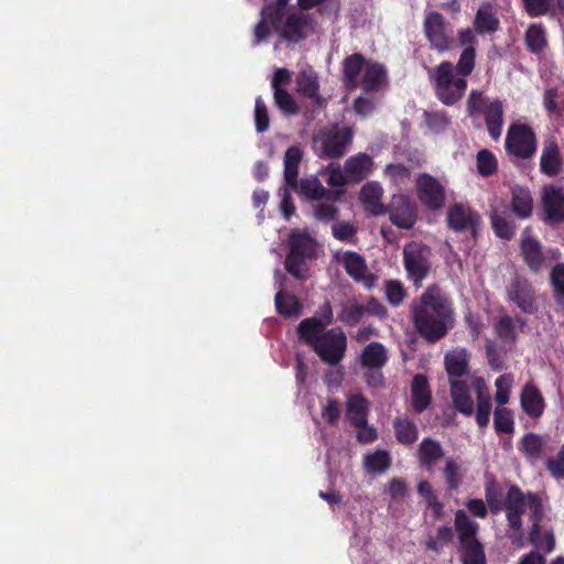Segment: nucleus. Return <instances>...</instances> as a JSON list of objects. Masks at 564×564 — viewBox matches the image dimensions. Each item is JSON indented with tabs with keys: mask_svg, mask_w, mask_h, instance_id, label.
<instances>
[{
	"mask_svg": "<svg viewBox=\"0 0 564 564\" xmlns=\"http://www.w3.org/2000/svg\"><path fill=\"white\" fill-rule=\"evenodd\" d=\"M299 337L308 345L319 359L329 366L341 362L347 350V337L340 327L323 330V325L313 319H302L297 326Z\"/></svg>",
	"mask_w": 564,
	"mask_h": 564,
	"instance_id": "nucleus-2",
	"label": "nucleus"
},
{
	"mask_svg": "<svg viewBox=\"0 0 564 564\" xmlns=\"http://www.w3.org/2000/svg\"><path fill=\"white\" fill-rule=\"evenodd\" d=\"M301 193L311 200L337 202L344 195V189H327L317 177L305 178L300 182Z\"/></svg>",
	"mask_w": 564,
	"mask_h": 564,
	"instance_id": "nucleus-19",
	"label": "nucleus"
},
{
	"mask_svg": "<svg viewBox=\"0 0 564 564\" xmlns=\"http://www.w3.org/2000/svg\"><path fill=\"white\" fill-rule=\"evenodd\" d=\"M336 260L344 267L346 273L367 290L376 285L378 276L370 272L365 258L356 251H345L336 254Z\"/></svg>",
	"mask_w": 564,
	"mask_h": 564,
	"instance_id": "nucleus-11",
	"label": "nucleus"
},
{
	"mask_svg": "<svg viewBox=\"0 0 564 564\" xmlns=\"http://www.w3.org/2000/svg\"><path fill=\"white\" fill-rule=\"evenodd\" d=\"M453 529L448 525H441L437 528L436 534L426 540L425 546L427 550L440 553L444 546L448 545L453 541Z\"/></svg>",
	"mask_w": 564,
	"mask_h": 564,
	"instance_id": "nucleus-49",
	"label": "nucleus"
},
{
	"mask_svg": "<svg viewBox=\"0 0 564 564\" xmlns=\"http://www.w3.org/2000/svg\"><path fill=\"white\" fill-rule=\"evenodd\" d=\"M332 234L339 241H351L357 234V228L348 221H337L332 226Z\"/></svg>",
	"mask_w": 564,
	"mask_h": 564,
	"instance_id": "nucleus-61",
	"label": "nucleus"
},
{
	"mask_svg": "<svg viewBox=\"0 0 564 564\" xmlns=\"http://www.w3.org/2000/svg\"><path fill=\"white\" fill-rule=\"evenodd\" d=\"M285 9L273 3L264 4L261 10V18L270 23L271 28L279 31L283 24Z\"/></svg>",
	"mask_w": 564,
	"mask_h": 564,
	"instance_id": "nucleus-55",
	"label": "nucleus"
},
{
	"mask_svg": "<svg viewBox=\"0 0 564 564\" xmlns=\"http://www.w3.org/2000/svg\"><path fill=\"white\" fill-rule=\"evenodd\" d=\"M390 465L391 457L387 451L378 449L365 457V467L368 473H383L390 467Z\"/></svg>",
	"mask_w": 564,
	"mask_h": 564,
	"instance_id": "nucleus-48",
	"label": "nucleus"
},
{
	"mask_svg": "<svg viewBox=\"0 0 564 564\" xmlns=\"http://www.w3.org/2000/svg\"><path fill=\"white\" fill-rule=\"evenodd\" d=\"M336 202L324 200L314 207V217L323 223H329L337 218L338 208L335 206Z\"/></svg>",
	"mask_w": 564,
	"mask_h": 564,
	"instance_id": "nucleus-58",
	"label": "nucleus"
},
{
	"mask_svg": "<svg viewBox=\"0 0 564 564\" xmlns=\"http://www.w3.org/2000/svg\"><path fill=\"white\" fill-rule=\"evenodd\" d=\"M544 223L555 226L564 223V187L547 185L542 192Z\"/></svg>",
	"mask_w": 564,
	"mask_h": 564,
	"instance_id": "nucleus-15",
	"label": "nucleus"
},
{
	"mask_svg": "<svg viewBox=\"0 0 564 564\" xmlns=\"http://www.w3.org/2000/svg\"><path fill=\"white\" fill-rule=\"evenodd\" d=\"M527 48L538 54L546 46L545 29L542 24H531L525 32Z\"/></svg>",
	"mask_w": 564,
	"mask_h": 564,
	"instance_id": "nucleus-45",
	"label": "nucleus"
},
{
	"mask_svg": "<svg viewBox=\"0 0 564 564\" xmlns=\"http://www.w3.org/2000/svg\"><path fill=\"white\" fill-rule=\"evenodd\" d=\"M387 301L394 307L401 305L406 297V290L399 280H388L384 284Z\"/></svg>",
	"mask_w": 564,
	"mask_h": 564,
	"instance_id": "nucleus-53",
	"label": "nucleus"
},
{
	"mask_svg": "<svg viewBox=\"0 0 564 564\" xmlns=\"http://www.w3.org/2000/svg\"><path fill=\"white\" fill-rule=\"evenodd\" d=\"M393 430L397 441L402 445L410 446L417 441V426L408 416H398L393 421Z\"/></svg>",
	"mask_w": 564,
	"mask_h": 564,
	"instance_id": "nucleus-40",
	"label": "nucleus"
},
{
	"mask_svg": "<svg viewBox=\"0 0 564 564\" xmlns=\"http://www.w3.org/2000/svg\"><path fill=\"white\" fill-rule=\"evenodd\" d=\"M476 162L477 171L484 177L494 175L498 170V161L495 154L487 149L478 151Z\"/></svg>",
	"mask_w": 564,
	"mask_h": 564,
	"instance_id": "nucleus-50",
	"label": "nucleus"
},
{
	"mask_svg": "<svg viewBox=\"0 0 564 564\" xmlns=\"http://www.w3.org/2000/svg\"><path fill=\"white\" fill-rule=\"evenodd\" d=\"M387 361V350L378 341L368 344L360 356V364L364 368H382Z\"/></svg>",
	"mask_w": 564,
	"mask_h": 564,
	"instance_id": "nucleus-38",
	"label": "nucleus"
},
{
	"mask_svg": "<svg viewBox=\"0 0 564 564\" xmlns=\"http://www.w3.org/2000/svg\"><path fill=\"white\" fill-rule=\"evenodd\" d=\"M314 19L312 14L300 12H293L285 17V21L282 24L280 37L289 43H300L307 35V30H313Z\"/></svg>",
	"mask_w": 564,
	"mask_h": 564,
	"instance_id": "nucleus-16",
	"label": "nucleus"
},
{
	"mask_svg": "<svg viewBox=\"0 0 564 564\" xmlns=\"http://www.w3.org/2000/svg\"><path fill=\"white\" fill-rule=\"evenodd\" d=\"M444 364L449 382L462 380L460 378L468 371L469 355L465 349L452 350L445 355Z\"/></svg>",
	"mask_w": 564,
	"mask_h": 564,
	"instance_id": "nucleus-31",
	"label": "nucleus"
},
{
	"mask_svg": "<svg viewBox=\"0 0 564 564\" xmlns=\"http://www.w3.org/2000/svg\"><path fill=\"white\" fill-rule=\"evenodd\" d=\"M477 220L476 214L460 204H454L447 210V224L454 231L474 229Z\"/></svg>",
	"mask_w": 564,
	"mask_h": 564,
	"instance_id": "nucleus-22",
	"label": "nucleus"
},
{
	"mask_svg": "<svg viewBox=\"0 0 564 564\" xmlns=\"http://www.w3.org/2000/svg\"><path fill=\"white\" fill-rule=\"evenodd\" d=\"M485 497L492 513H498L502 510L503 503L499 499L500 492L497 490L495 482L486 486Z\"/></svg>",
	"mask_w": 564,
	"mask_h": 564,
	"instance_id": "nucleus-64",
	"label": "nucleus"
},
{
	"mask_svg": "<svg viewBox=\"0 0 564 564\" xmlns=\"http://www.w3.org/2000/svg\"><path fill=\"white\" fill-rule=\"evenodd\" d=\"M302 158L303 152L297 145L290 147L284 154V181L293 189L299 186V166Z\"/></svg>",
	"mask_w": 564,
	"mask_h": 564,
	"instance_id": "nucleus-33",
	"label": "nucleus"
},
{
	"mask_svg": "<svg viewBox=\"0 0 564 564\" xmlns=\"http://www.w3.org/2000/svg\"><path fill=\"white\" fill-rule=\"evenodd\" d=\"M340 413L339 402L334 398H328L326 404L322 408V417L328 425L334 426L338 423Z\"/></svg>",
	"mask_w": 564,
	"mask_h": 564,
	"instance_id": "nucleus-60",
	"label": "nucleus"
},
{
	"mask_svg": "<svg viewBox=\"0 0 564 564\" xmlns=\"http://www.w3.org/2000/svg\"><path fill=\"white\" fill-rule=\"evenodd\" d=\"M402 262L408 280L420 289L432 270V249L421 241L406 242L402 249Z\"/></svg>",
	"mask_w": 564,
	"mask_h": 564,
	"instance_id": "nucleus-6",
	"label": "nucleus"
},
{
	"mask_svg": "<svg viewBox=\"0 0 564 564\" xmlns=\"http://www.w3.org/2000/svg\"><path fill=\"white\" fill-rule=\"evenodd\" d=\"M436 98L445 106L456 105L465 95L467 79L455 74V66L443 61L435 67L427 68Z\"/></svg>",
	"mask_w": 564,
	"mask_h": 564,
	"instance_id": "nucleus-4",
	"label": "nucleus"
},
{
	"mask_svg": "<svg viewBox=\"0 0 564 564\" xmlns=\"http://www.w3.org/2000/svg\"><path fill=\"white\" fill-rule=\"evenodd\" d=\"M507 297L525 314L532 315L538 312L535 290L523 276L517 275L511 280L507 286Z\"/></svg>",
	"mask_w": 564,
	"mask_h": 564,
	"instance_id": "nucleus-14",
	"label": "nucleus"
},
{
	"mask_svg": "<svg viewBox=\"0 0 564 564\" xmlns=\"http://www.w3.org/2000/svg\"><path fill=\"white\" fill-rule=\"evenodd\" d=\"M466 113L475 122L484 118L488 134L498 141L502 134L505 122L503 102L499 98L490 99L482 90L471 89L466 101ZM475 128L481 124L474 123Z\"/></svg>",
	"mask_w": 564,
	"mask_h": 564,
	"instance_id": "nucleus-3",
	"label": "nucleus"
},
{
	"mask_svg": "<svg viewBox=\"0 0 564 564\" xmlns=\"http://www.w3.org/2000/svg\"><path fill=\"white\" fill-rule=\"evenodd\" d=\"M319 142L323 158L339 159L345 155L348 145L352 140V131L348 127L333 128L319 134Z\"/></svg>",
	"mask_w": 564,
	"mask_h": 564,
	"instance_id": "nucleus-10",
	"label": "nucleus"
},
{
	"mask_svg": "<svg viewBox=\"0 0 564 564\" xmlns=\"http://www.w3.org/2000/svg\"><path fill=\"white\" fill-rule=\"evenodd\" d=\"M347 416L350 424L365 425L368 421L369 401L360 393L350 394L347 399Z\"/></svg>",
	"mask_w": 564,
	"mask_h": 564,
	"instance_id": "nucleus-36",
	"label": "nucleus"
},
{
	"mask_svg": "<svg viewBox=\"0 0 564 564\" xmlns=\"http://www.w3.org/2000/svg\"><path fill=\"white\" fill-rule=\"evenodd\" d=\"M417 456L420 465L431 469L444 456V451L438 441L432 437H424L419 445Z\"/></svg>",
	"mask_w": 564,
	"mask_h": 564,
	"instance_id": "nucleus-35",
	"label": "nucleus"
},
{
	"mask_svg": "<svg viewBox=\"0 0 564 564\" xmlns=\"http://www.w3.org/2000/svg\"><path fill=\"white\" fill-rule=\"evenodd\" d=\"M449 386L454 408L467 416L471 415L474 413V401L467 382L464 380H452Z\"/></svg>",
	"mask_w": 564,
	"mask_h": 564,
	"instance_id": "nucleus-26",
	"label": "nucleus"
},
{
	"mask_svg": "<svg viewBox=\"0 0 564 564\" xmlns=\"http://www.w3.org/2000/svg\"><path fill=\"white\" fill-rule=\"evenodd\" d=\"M410 308L414 328L430 343L445 337L453 326V301L438 284L429 285Z\"/></svg>",
	"mask_w": 564,
	"mask_h": 564,
	"instance_id": "nucleus-1",
	"label": "nucleus"
},
{
	"mask_svg": "<svg viewBox=\"0 0 564 564\" xmlns=\"http://www.w3.org/2000/svg\"><path fill=\"white\" fill-rule=\"evenodd\" d=\"M551 285L553 286L554 299L558 305H564V263H557L553 267L550 274Z\"/></svg>",
	"mask_w": 564,
	"mask_h": 564,
	"instance_id": "nucleus-52",
	"label": "nucleus"
},
{
	"mask_svg": "<svg viewBox=\"0 0 564 564\" xmlns=\"http://www.w3.org/2000/svg\"><path fill=\"white\" fill-rule=\"evenodd\" d=\"M289 252L284 268L296 280L308 276V261L316 258V243L307 232H292L289 236Z\"/></svg>",
	"mask_w": 564,
	"mask_h": 564,
	"instance_id": "nucleus-5",
	"label": "nucleus"
},
{
	"mask_svg": "<svg viewBox=\"0 0 564 564\" xmlns=\"http://www.w3.org/2000/svg\"><path fill=\"white\" fill-rule=\"evenodd\" d=\"M371 166V156L366 153H358L346 160L344 170L349 181L359 183L368 176Z\"/></svg>",
	"mask_w": 564,
	"mask_h": 564,
	"instance_id": "nucleus-30",
	"label": "nucleus"
},
{
	"mask_svg": "<svg viewBox=\"0 0 564 564\" xmlns=\"http://www.w3.org/2000/svg\"><path fill=\"white\" fill-rule=\"evenodd\" d=\"M533 198L528 188L514 186L511 189V209L521 219L529 218L532 214Z\"/></svg>",
	"mask_w": 564,
	"mask_h": 564,
	"instance_id": "nucleus-37",
	"label": "nucleus"
},
{
	"mask_svg": "<svg viewBox=\"0 0 564 564\" xmlns=\"http://www.w3.org/2000/svg\"><path fill=\"white\" fill-rule=\"evenodd\" d=\"M512 383V376L509 373L501 375L496 379V394L495 400L498 406H503L509 402L510 398V388Z\"/></svg>",
	"mask_w": 564,
	"mask_h": 564,
	"instance_id": "nucleus-56",
	"label": "nucleus"
},
{
	"mask_svg": "<svg viewBox=\"0 0 564 564\" xmlns=\"http://www.w3.org/2000/svg\"><path fill=\"white\" fill-rule=\"evenodd\" d=\"M386 214L390 221L401 229H411L417 220V208L406 195H393L386 206Z\"/></svg>",
	"mask_w": 564,
	"mask_h": 564,
	"instance_id": "nucleus-12",
	"label": "nucleus"
},
{
	"mask_svg": "<svg viewBox=\"0 0 564 564\" xmlns=\"http://www.w3.org/2000/svg\"><path fill=\"white\" fill-rule=\"evenodd\" d=\"M276 312L283 317H297L302 313V304L295 295L279 291L274 297Z\"/></svg>",
	"mask_w": 564,
	"mask_h": 564,
	"instance_id": "nucleus-42",
	"label": "nucleus"
},
{
	"mask_svg": "<svg viewBox=\"0 0 564 564\" xmlns=\"http://www.w3.org/2000/svg\"><path fill=\"white\" fill-rule=\"evenodd\" d=\"M517 323H519L520 328L525 325L522 317L512 318L509 315H502L494 325L495 333L503 343L514 344L518 339Z\"/></svg>",
	"mask_w": 564,
	"mask_h": 564,
	"instance_id": "nucleus-39",
	"label": "nucleus"
},
{
	"mask_svg": "<svg viewBox=\"0 0 564 564\" xmlns=\"http://www.w3.org/2000/svg\"><path fill=\"white\" fill-rule=\"evenodd\" d=\"M522 7L532 18L564 14V0H522Z\"/></svg>",
	"mask_w": 564,
	"mask_h": 564,
	"instance_id": "nucleus-28",
	"label": "nucleus"
},
{
	"mask_svg": "<svg viewBox=\"0 0 564 564\" xmlns=\"http://www.w3.org/2000/svg\"><path fill=\"white\" fill-rule=\"evenodd\" d=\"M423 33L430 48L437 53H445L452 47V39L446 31V21L437 11L426 12L423 21Z\"/></svg>",
	"mask_w": 564,
	"mask_h": 564,
	"instance_id": "nucleus-9",
	"label": "nucleus"
},
{
	"mask_svg": "<svg viewBox=\"0 0 564 564\" xmlns=\"http://www.w3.org/2000/svg\"><path fill=\"white\" fill-rule=\"evenodd\" d=\"M383 188L379 183L368 182L360 191V200L372 216L386 215V206L381 203Z\"/></svg>",
	"mask_w": 564,
	"mask_h": 564,
	"instance_id": "nucleus-21",
	"label": "nucleus"
},
{
	"mask_svg": "<svg viewBox=\"0 0 564 564\" xmlns=\"http://www.w3.org/2000/svg\"><path fill=\"white\" fill-rule=\"evenodd\" d=\"M491 224L495 234L506 240H510L514 235V227L513 225L508 221L503 216L494 214L491 216Z\"/></svg>",
	"mask_w": 564,
	"mask_h": 564,
	"instance_id": "nucleus-59",
	"label": "nucleus"
},
{
	"mask_svg": "<svg viewBox=\"0 0 564 564\" xmlns=\"http://www.w3.org/2000/svg\"><path fill=\"white\" fill-rule=\"evenodd\" d=\"M505 148L508 154L518 159L532 158L536 151L534 130L525 123H511L507 131Z\"/></svg>",
	"mask_w": 564,
	"mask_h": 564,
	"instance_id": "nucleus-8",
	"label": "nucleus"
},
{
	"mask_svg": "<svg viewBox=\"0 0 564 564\" xmlns=\"http://www.w3.org/2000/svg\"><path fill=\"white\" fill-rule=\"evenodd\" d=\"M273 100L279 110L288 117L295 116L300 112V108L295 99L284 88H276L273 90Z\"/></svg>",
	"mask_w": 564,
	"mask_h": 564,
	"instance_id": "nucleus-47",
	"label": "nucleus"
},
{
	"mask_svg": "<svg viewBox=\"0 0 564 564\" xmlns=\"http://www.w3.org/2000/svg\"><path fill=\"white\" fill-rule=\"evenodd\" d=\"M254 126L259 133L265 132L270 126L268 107L261 97L254 101Z\"/></svg>",
	"mask_w": 564,
	"mask_h": 564,
	"instance_id": "nucleus-57",
	"label": "nucleus"
},
{
	"mask_svg": "<svg viewBox=\"0 0 564 564\" xmlns=\"http://www.w3.org/2000/svg\"><path fill=\"white\" fill-rule=\"evenodd\" d=\"M454 527L458 533L459 544L477 540L479 524L470 520V518L464 510L456 511Z\"/></svg>",
	"mask_w": 564,
	"mask_h": 564,
	"instance_id": "nucleus-41",
	"label": "nucleus"
},
{
	"mask_svg": "<svg viewBox=\"0 0 564 564\" xmlns=\"http://www.w3.org/2000/svg\"><path fill=\"white\" fill-rule=\"evenodd\" d=\"M366 314V306L359 303L344 305L338 319L347 326H356Z\"/></svg>",
	"mask_w": 564,
	"mask_h": 564,
	"instance_id": "nucleus-51",
	"label": "nucleus"
},
{
	"mask_svg": "<svg viewBox=\"0 0 564 564\" xmlns=\"http://www.w3.org/2000/svg\"><path fill=\"white\" fill-rule=\"evenodd\" d=\"M387 78L386 68L376 62H370L366 65L364 76L359 82V86L366 94L378 91L381 89Z\"/></svg>",
	"mask_w": 564,
	"mask_h": 564,
	"instance_id": "nucleus-32",
	"label": "nucleus"
},
{
	"mask_svg": "<svg viewBox=\"0 0 564 564\" xmlns=\"http://www.w3.org/2000/svg\"><path fill=\"white\" fill-rule=\"evenodd\" d=\"M475 61L476 48L465 47L460 53L458 62L455 67L457 75H459L463 78H466L468 75H470L475 68Z\"/></svg>",
	"mask_w": 564,
	"mask_h": 564,
	"instance_id": "nucleus-54",
	"label": "nucleus"
},
{
	"mask_svg": "<svg viewBox=\"0 0 564 564\" xmlns=\"http://www.w3.org/2000/svg\"><path fill=\"white\" fill-rule=\"evenodd\" d=\"M545 440L542 435L529 432L524 434L519 444V451L530 464H535L544 456Z\"/></svg>",
	"mask_w": 564,
	"mask_h": 564,
	"instance_id": "nucleus-27",
	"label": "nucleus"
},
{
	"mask_svg": "<svg viewBox=\"0 0 564 564\" xmlns=\"http://www.w3.org/2000/svg\"><path fill=\"white\" fill-rule=\"evenodd\" d=\"M476 389V422L479 427H486L490 421L491 412V395L482 378H477L475 381Z\"/></svg>",
	"mask_w": 564,
	"mask_h": 564,
	"instance_id": "nucleus-25",
	"label": "nucleus"
},
{
	"mask_svg": "<svg viewBox=\"0 0 564 564\" xmlns=\"http://www.w3.org/2000/svg\"><path fill=\"white\" fill-rule=\"evenodd\" d=\"M463 564H486V553L482 543L477 539L459 544Z\"/></svg>",
	"mask_w": 564,
	"mask_h": 564,
	"instance_id": "nucleus-44",
	"label": "nucleus"
},
{
	"mask_svg": "<svg viewBox=\"0 0 564 564\" xmlns=\"http://www.w3.org/2000/svg\"><path fill=\"white\" fill-rule=\"evenodd\" d=\"M473 24L475 32L484 35L497 32L500 26V21L490 4H482L478 8Z\"/></svg>",
	"mask_w": 564,
	"mask_h": 564,
	"instance_id": "nucleus-34",
	"label": "nucleus"
},
{
	"mask_svg": "<svg viewBox=\"0 0 564 564\" xmlns=\"http://www.w3.org/2000/svg\"><path fill=\"white\" fill-rule=\"evenodd\" d=\"M415 186L417 198L424 207L430 210H438L444 206L445 188L436 177L422 173L417 176Z\"/></svg>",
	"mask_w": 564,
	"mask_h": 564,
	"instance_id": "nucleus-13",
	"label": "nucleus"
},
{
	"mask_svg": "<svg viewBox=\"0 0 564 564\" xmlns=\"http://www.w3.org/2000/svg\"><path fill=\"white\" fill-rule=\"evenodd\" d=\"M296 90L308 99H313L317 105L322 104L319 96V83L316 72L312 67L300 70L296 75Z\"/></svg>",
	"mask_w": 564,
	"mask_h": 564,
	"instance_id": "nucleus-23",
	"label": "nucleus"
},
{
	"mask_svg": "<svg viewBox=\"0 0 564 564\" xmlns=\"http://www.w3.org/2000/svg\"><path fill=\"white\" fill-rule=\"evenodd\" d=\"M494 427L497 434H512L514 432L512 411L505 406H497L494 411Z\"/></svg>",
	"mask_w": 564,
	"mask_h": 564,
	"instance_id": "nucleus-46",
	"label": "nucleus"
},
{
	"mask_svg": "<svg viewBox=\"0 0 564 564\" xmlns=\"http://www.w3.org/2000/svg\"><path fill=\"white\" fill-rule=\"evenodd\" d=\"M369 61H367L362 54L354 53L348 55L343 61V82L348 89H355L359 86V76L360 73L366 69V65H368Z\"/></svg>",
	"mask_w": 564,
	"mask_h": 564,
	"instance_id": "nucleus-20",
	"label": "nucleus"
},
{
	"mask_svg": "<svg viewBox=\"0 0 564 564\" xmlns=\"http://www.w3.org/2000/svg\"><path fill=\"white\" fill-rule=\"evenodd\" d=\"M443 474L449 490H456L460 484L459 466L454 459H447Z\"/></svg>",
	"mask_w": 564,
	"mask_h": 564,
	"instance_id": "nucleus-62",
	"label": "nucleus"
},
{
	"mask_svg": "<svg viewBox=\"0 0 564 564\" xmlns=\"http://www.w3.org/2000/svg\"><path fill=\"white\" fill-rule=\"evenodd\" d=\"M411 399L412 406L416 413H422L431 404L432 392L427 378L422 373L415 375L412 380Z\"/></svg>",
	"mask_w": 564,
	"mask_h": 564,
	"instance_id": "nucleus-24",
	"label": "nucleus"
},
{
	"mask_svg": "<svg viewBox=\"0 0 564 564\" xmlns=\"http://www.w3.org/2000/svg\"><path fill=\"white\" fill-rule=\"evenodd\" d=\"M546 468L554 478H564V444L561 446L556 457L547 458Z\"/></svg>",
	"mask_w": 564,
	"mask_h": 564,
	"instance_id": "nucleus-63",
	"label": "nucleus"
},
{
	"mask_svg": "<svg viewBox=\"0 0 564 564\" xmlns=\"http://www.w3.org/2000/svg\"><path fill=\"white\" fill-rule=\"evenodd\" d=\"M522 410L532 419L542 416L545 409V401L536 386L529 382L522 388L520 394Z\"/></svg>",
	"mask_w": 564,
	"mask_h": 564,
	"instance_id": "nucleus-17",
	"label": "nucleus"
},
{
	"mask_svg": "<svg viewBox=\"0 0 564 564\" xmlns=\"http://www.w3.org/2000/svg\"><path fill=\"white\" fill-rule=\"evenodd\" d=\"M562 167V159L560 149L555 140L547 141L544 143L541 159L540 170L547 176H556Z\"/></svg>",
	"mask_w": 564,
	"mask_h": 564,
	"instance_id": "nucleus-29",
	"label": "nucleus"
},
{
	"mask_svg": "<svg viewBox=\"0 0 564 564\" xmlns=\"http://www.w3.org/2000/svg\"><path fill=\"white\" fill-rule=\"evenodd\" d=\"M423 120L427 129L434 134L447 131L452 124V118L444 110H424Z\"/></svg>",
	"mask_w": 564,
	"mask_h": 564,
	"instance_id": "nucleus-43",
	"label": "nucleus"
},
{
	"mask_svg": "<svg viewBox=\"0 0 564 564\" xmlns=\"http://www.w3.org/2000/svg\"><path fill=\"white\" fill-rule=\"evenodd\" d=\"M528 507L533 525L529 535L530 542L534 545L540 544V525L539 522L543 517V506L541 498L534 492L523 494L517 485H511L503 502L507 511H524Z\"/></svg>",
	"mask_w": 564,
	"mask_h": 564,
	"instance_id": "nucleus-7",
	"label": "nucleus"
},
{
	"mask_svg": "<svg viewBox=\"0 0 564 564\" xmlns=\"http://www.w3.org/2000/svg\"><path fill=\"white\" fill-rule=\"evenodd\" d=\"M520 253L531 272L539 273L542 271L545 263V256L542 252V246L538 239L533 237L522 238Z\"/></svg>",
	"mask_w": 564,
	"mask_h": 564,
	"instance_id": "nucleus-18",
	"label": "nucleus"
}]
</instances>
